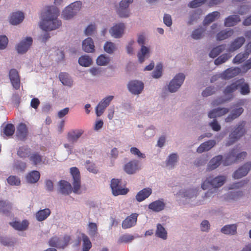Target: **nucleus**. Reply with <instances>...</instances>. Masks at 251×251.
I'll return each mask as SVG.
<instances>
[{
	"label": "nucleus",
	"instance_id": "obj_60",
	"mask_svg": "<svg viewBox=\"0 0 251 251\" xmlns=\"http://www.w3.org/2000/svg\"><path fill=\"white\" fill-rule=\"evenodd\" d=\"M86 168L90 172H92L94 174H97L98 173V170L95 166V165L91 162L89 160H87L86 162Z\"/></svg>",
	"mask_w": 251,
	"mask_h": 251
},
{
	"label": "nucleus",
	"instance_id": "obj_19",
	"mask_svg": "<svg viewBox=\"0 0 251 251\" xmlns=\"http://www.w3.org/2000/svg\"><path fill=\"white\" fill-rule=\"evenodd\" d=\"M125 26L124 23H119L113 26L110 30L112 36L115 38H120L125 30Z\"/></svg>",
	"mask_w": 251,
	"mask_h": 251
},
{
	"label": "nucleus",
	"instance_id": "obj_61",
	"mask_svg": "<svg viewBox=\"0 0 251 251\" xmlns=\"http://www.w3.org/2000/svg\"><path fill=\"white\" fill-rule=\"evenodd\" d=\"M207 0H193L189 4L191 8H196L203 4Z\"/></svg>",
	"mask_w": 251,
	"mask_h": 251
},
{
	"label": "nucleus",
	"instance_id": "obj_51",
	"mask_svg": "<svg viewBox=\"0 0 251 251\" xmlns=\"http://www.w3.org/2000/svg\"><path fill=\"white\" fill-rule=\"evenodd\" d=\"M135 237L134 236L129 234H125L122 235L118 240V243L119 244L121 243H128L131 242L134 239Z\"/></svg>",
	"mask_w": 251,
	"mask_h": 251
},
{
	"label": "nucleus",
	"instance_id": "obj_12",
	"mask_svg": "<svg viewBox=\"0 0 251 251\" xmlns=\"http://www.w3.org/2000/svg\"><path fill=\"white\" fill-rule=\"evenodd\" d=\"M114 97L109 96L102 99L98 104L96 108V112L97 116H101L104 112L105 109L109 105Z\"/></svg>",
	"mask_w": 251,
	"mask_h": 251
},
{
	"label": "nucleus",
	"instance_id": "obj_39",
	"mask_svg": "<svg viewBox=\"0 0 251 251\" xmlns=\"http://www.w3.org/2000/svg\"><path fill=\"white\" fill-rule=\"evenodd\" d=\"M243 108L242 107L234 109L233 110L231 114L229 115L225 119V121L227 123L232 121L234 119L238 117L243 112Z\"/></svg>",
	"mask_w": 251,
	"mask_h": 251
},
{
	"label": "nucleus",
	"instance_id": "obj_16",
	"mask_svg": "<svg viewBox=\"0 0 251 251\" xmlns=\"http://www.w3.org/2000/svg\"><path fill=\"white\" fill-rule=\"evenodd\" d=\"M251 169V163L247 162L237 170L233 174V177L238 179L247 175Z\"/></svg>",
	"mask_w": 251,
	"mask_h": 251
},
{
	"label": "nucleus",
	"instance_id": "obj_35",
	"mask_svg": "<svg viewBox=\"0 0 251 251\" xmlns=\"http://www.w3.org/2000/svg\"><path fill=\"white\" fill-rule=\"evenodd\" d=\"M240 81L237 80L230 85L227 86L224 90V94L225 95H229L236 90H238L239 85L240 84Z\"/></svg>",
	"mask_w": 251,
	"mask_h": 251
},
{
	"label": "nucleus",
	"instance_id": "obj_55",
	"mask_svg": "<svg viewBox=\"0 0 251 251\" xmlns=\"http://www.w3.org/2000/svg\"><path fill=\"white\" fill-rule=\"evenodd\" d=\"M15 126L12 124H7L3 129V133L7 136L13 135L15 132Z\"/></svg>",
	"mask_w": 251,
	"mask_h": 251
},
{
	"label": "nucleus",
	"instance_id": "obj_17",
	"mask_svg": "<svg viewBox=\"0 0 251 251\" xmlns=\"http://www.w3.org/2000/svg\"><path fill=\"white\" fill-rule=\"evenodd\" d=\"M138 214L132 213L127 217L122 222L123 228L127 229L134 226L137 222Z\"/></svg>",
	"mask_w": 251,
	"mask_h": 251
},
{
	"label": "nucleus",
	"instance_id": "obj_21",
	"mask_svg": "<svg viewBox=\"0 0 251 251\" xmlns=\"http://www.w3.org/2000/svg\"><path fill=\"white\" fill-rule=\"evenodd\" d=\"M241 71V69L238 67L228 68L222 74V76L225 79H228L237 75Z\"/></svg>",
	"mask_w": 251,
	"mask_h": 251
},
{
	"label": "nucleus",
	"instance_id": "obj_32",
	"mask_svg": "<svg viewBox=\"0 0 251 251\" xmlns=\"http://www.w3.org/2000/svg\"><path fill=\"white\" fill-rule=\"evenodd\" d=\"M30 148L27 146H24L19 148L17 154L19 157L25 158L30 156Z\"/></svg>",
	"mask_w": 251,
	"mask_h": 251
},
{
	"label": "nucleus",
	"instance_id": "obj_24",
	"mask_svg": "<svg viewBox=\"0 0 251 251\" xmlns=\"http://www.w3.org/2000/svg\"><path fill=\"white\" fill-rule=\"evenodd\" d=\"M245 42V38L243 37H239L234 39L230 44L229 50L234 51L240 48Z\"/></svg>",
	"mask_w": 251,
	"mask_h": 251
},
{
	"label": "nucleus",
	"instance_id": "obj_48",
	"mask_svg": "<svg viewBox=\"0 0 251 251\" xmlns=\"http://www.w3.org/2000/svg\"><path fill=\"white\" fill-rule=\"evenodd\" d=\"M83 241L82 251H89L92 247L91 242L88 237L85 234H82Z\"/></svg>",
	"mask_w": 251,
	"mask_h": 251
},
{
	"label": "nucleus",
	"instance_id": "obj_25",
	"mask_svg": "<svg viewBox=\"0 0 251 251\" xmlns=\"http://www.w3.org/2000/svg\"><path fill=\"white\" fill-rule=\"evenodd\" d=\"M229 109L226 108H218L211 110L208 113L209 118H215L221 117L228 113Z\"/></svg>",
	"mask_w": 251,
	"mask_h": 251
},
{
	"label": "nucleus",
	"instance_id": "obj_63",
	"mask_svg": "<svg viewBox=\"0 0 251 251\" xmlns=\"http://www.w3.org/2000/svg\"><path fill=\"white\" fill-rule=\"evenodd\" d=\"M8 42V38L5 35L0 36V49H5L7 45Z\"/></svg>",
	"mask_w": 251,
	"mask_h": 251
},
{
	"label": "nucleus",
	"instance_id": "obj_11",
	"mask_svg": "<svg viewBox=\"0 0 251 251\" xmlns=\"http://www.w3.org/2000/svg\"><path fill=\"white\" fill-rule=\"evenodd\" d=\"M127 87L128 90L134 95L141 93L144 88V83L138 80H131L129 82Z\"/></svg>",
	"mask_w": 251,
	"mask_h": 251
},
{
	"label": "nucleus",
	"instance_id": "obj_58",
	"mask_svg": "<svg viewBox=\"0 0 251 251\" xmlns=\"http://www.w3.org/2000/svg\"><path fill=\"white\" fill-rule=\"evenodd\" d=\"M8 183L10 185H19L21 180L19 178L15 176H10L7 178Z\"/></svg>",
	"mask_w": 251,
	"mask_h": 251
},
{
	"label": "nucleus",
	"instance_id": "obj_62",
	"mask_svg": "<svg viewBox=\"0 0 251 251\" xmlns=\"http://www.w3.org/2000/svg\"><path fill=\"white\" fill-rule=\"evenodd\" d=\"M215 91L216 90L214 87H208L202 92V95L203 97H208L214 94Z\"/></svg>",
	"mask_w": 251,
	"mask_h": 251
},
{
	"label": "nucleus",
	"instance_id": "obj_54",
	"mask_svg": "<svg viewBox=\"0 0 251 251\" xmlns=\"http://www.w3.org/2000/svg\"><path fill=\"white\" fill-rule=\"evenodd\" d=\"M177 161V156L176 153H172L170 154L168 158L167 161V166L169 167V168H172L174 167L175 163Z\"/></svg>",
	"mask_w": 251,
	"mask_h": 251
},
{
	"label": "nucleus",
	"instance_id": "obj_31",
	"mask_svg": "<svg viewBox=\"0 0 251 251\" xmlns=\"http://www.w3.org/2000/svg\"><path fill=\"white\" fill-rule=\"evenodd\" d=\"M165 203L161 200L152 202L149 205V208L154 212H159L164 209Z\"/></svg>",
	"mask_w": 251,
	"mask_h": 251
},
{
	"label": "nucleus",
	"instance_id": "obj_43",
	"mask_svg": "<svg viewBox=\"0 0 251 251\" xmlns=\"http://www.w3.org/2000/svg\"><path fill=\"white\" fill-rule=\"evenodd\" d=\"M59 78L64 85L71 86L73 84V81L67 73H61L59 75Z\"/></svg>",
	"mask_w": 251,
	"mask_h": 251
},
{
	"label": "nucleus",
	"instance_id": "obj_29",
	"mask_svg": "<svg viewBox=\"0 0 251 251\" xmlns=\"http://www.w3.org/2000/svg\"><path fill=\"white\" fill-rule=\"evenodd\" d=\"M216 144L214 140H208L201 144L197 149V152L199 153H202L205 151H207L210 150Z\"/></svg>",
	"mask_w": 251,
	"mask_h": 251
},
{
	"label": "nucleus",
	"instance_id": "obj_53",
	"mask_svg": "<svg viewBox=\"0 0 251 251\" xmlns=\"http://www.w3.org/2000/svg\"><path fill=\"white\" fill-rule=\"evenodd\" d=\"M110 60L109 57L105 54H101L97 59V63L100 66H105L108 64Z\"/></svg>",
	"mask_w": 251,
	"mask_h": 251
},
{
	"label": "nucleus",
	"instance_id": "obj_44",
	"mask_svg": "<svg viewBox=\"0 0 251 251\" xmlns=\"http://www.w3.org/2000/svg\"><path fill=\"white\" fill-rule=\"evenodd\" d=\"M155 235L156 236L164 240L167 239V232L164 227L160 224L157 225Z\"/></svg>",
	"mask_w": 251,
	"mask_h": 251
},
{
	"label": "nucleus",
	"instance_id": "obj_10",
	"mask_svg": "<svg viewBox=\"0 0 251 251\" xmlns=\"http://www.w3.org/2000/svg\"><path fill=\"white\" fill-rule=\"evenodd\" d=\"M70 172L74 179L73 191L75 193H78L80 188V176L79 170L76 167H72L70 169Z\"/></svg>",
	"mask_w": 251,
	"mask_h": 251
},
{
	"label": "nucleus",
	"instance_id": "obj_20",
	"mask_svg": "<svg viewBox=\"0 0 251 251\" xmlns=\"http://www.w3.org/2000/svg\"><path fill=\"white\" fill-rule=\"evenodd\" d=\"M124 169L128 174L131 175L135 173L139 169L138 161L136 160L130 161L125 164Z\"/></svg>",
	"mask_w": 251,
	"mask_h": 251
},
{
	"label": "nucleus",
	"instance_id": "obj_9",
	"mask_svg": "<svg viewBox=\"0 0 251 251\" xmlns=\"http://www.w3.org/2000/svg\"><path fill=\"white\" fill-rule=\"evenodd\" d=\"M110 187L113 195L116 196L126 195L128 192V189L122 188L121 180L118 179H112L111 181Z\"/></svg>",
	"mask_w": 251,
	"mask_h": 251
},
{
	"label": "nucleus",
	"instance_id": "obj_2",
	"mask_svg": "<svg viewBox=\"0 0 251 251\" xmlns=\"http://www.w3.org/2000/svg\"><path fill=\"white\" fill-rule=\"evenodd\" d=\"M239 151L240 149H238L237 147L232 149L223 160V165L224 166H228L233 163L244 159L247 156V152L245 151L239 152Z\"/></svg>",
	"mask_w": 251,
	"mask_h": 251
},
{
	"label": "nucleus",
	"instance_id": "obj_3",
	"mask_svg": "<svg viewBox=\"0 0 251 251\" xmlns=\"http://www.w3.org/2000/svg\"><path fill=\"white\" fill-rule=\"evenodd\" d=\"M245 125L246 122L242 121L236 125L233 131L229 135L228 140L226 144V146L233 144L245 134Z\"/></svg>",
	"mask_w": 251,
	"mask_h": 251
},
{
	"label": "nucleus",
	"instance_id": "obj_50",
	"mask_svg": "<svg viewBox=\"0 0 251 251\" xmlns=\"http://www.w3.org/2000/svg\"><path fill=\"white\" fill-rule=\"evenodd\" d=\"M42 156L37 152H34L30 154L29 160L32 162L34 165H37L42 163Z\"/></svg>",
	"mask_w": 251,
	"mask_h": 251
},
{
	"label": "nucleus",
	"instance_id": "obj_37",
	"mask_svg": "<svg viewBox=\"0 0 251 251\" xmlns=\"http://www.w3.org/2000/svg\"><path fill=\"white\" fill-rule=\"evenodd\" d=\"M50 214V209L49 208H45L38 211L36 213V218L38 221L41 222L46 219Z\"/></svg>",
	"mask_w": 251,
	"mask_h": 251
},
{
	"label": "nucleus",
	"instance_id": "obj_18",
	"mask_svg": "<svg viewBox=\"0 0 251 251\" xmlns=\"http://www.w3.org/2000/svg\"><path fill=\"white\" fill-rule=\"evenodd\" d=\"M83 133L84 130L82 129H73L68 133L67 138L69 142L73 144L76 142Z\"/></svg>",
	"mask_w": 251,
	"mask_h": 251
},
{
	"label": "nucleus",
	"instance_id": "obj_27",
	"mask_svg": "<svg viewBox=\"0 0 251 251\" xmlns=\"http://www.w3.org/2000/svg\"><path fill=\"white\" fill-rule=\"evenodd\" d=\"M152 190L150 188H144L140 191L136 196V199L141 202L148 198L151 194Z\"/></svg>",
	"mask_w": 251,
	"mask_h": 251
},
{
	"label": "nucleus",
	"instance_id": "obj_46",
	"mask_svg": "<svg viewBox=\"0 0 251 251\" xmlns=\"http://www.w3.org/2000/svg\"><path fill=\"white\" fill-rule=\"evenodd\" d=\"M205 28L201 26L197 29H195L192 33L191 37L195 40L200 39L203 36L205 32Z\"/></svg>",
	"mask_w": 251,
	"mask_h": 251
},
{
	"label": "nucleus",
	"instance_id": "obj_30",
	"mask_svg": "<svg viewBox=\"0 0 251 251\" xmlns=\"http://www.w3.org/2000/svg\"><path fill=\"white\" fill-rule=\"evenodd\" d=\"M95 46L92 39L88 37L84 40L82 43L83 50L87 52H92L94 51Z\"/></svg>",
	"mask_w": 251,
	"mask_h": 251
},
{
	"label": "nucleus",
	"instance_id": "obj_47",
	"mask_svg": "<svg viewBox=\"0 0 251 251\" xmlns=\"http://www.w3.org/2000/svg\"><path fill=\"white\" fill-rule=\"evenodd\" d=\"M249 53L246 50L243 53L237 54L233 60L234 63H241L243 62L249 56Z\"/></svg>",
	"mask_w": 251,
	"mask_h": 251
},
{
	"label": "nucleus",
	"instance_id": "obj_26",
	"mask_svg": "<svg viewBox=\"0 0 251 251\" xmlns=\"http://www.w3.org/2000/svg\"><path fill=\"white\" fill-rule=\"evenodd\" d=\"M24 19V15L22 12L13 13L10 16L9 22L13 25L21 23Z\"/></svg>",
	"mask_w": 251,
	"mask_h": 251
},
{
	"label": "nucleus",
	"instance_id": "obj_45",
	"mask_svg": "<svg viewBox=\"0 0 251 251\" xmlns=\"http://www.w3.org/2000/svg\"><path fill=\"white\" fill-rule=\"evenodd\" d=\"M237 227L235 225H226L221 229V232L226 234L233 235L236 233Z\"/></svg>",
	"mask_w": 251,
	"mask_h": 251
},
{
	"label": "nucleus",
	"instance_id": "obj_57",
	"mask_svg": "<svg viewBox=\"0 0 251 251\" xmlns=\"http://www.w3.org/2000/svg\"><path fill=\"white\" fill-rule=\"evenodd\" d=\"M231 56L227 53H225L221 55V56H219L217 58H216L215 61L214 63L216 65H219L223 63H225L226 62L230 57Z\"/></svg>",
	"mask_w": 251,
	"mask_h": 251
},
{
	"label": "nucleus",
	"instance_id": "obj_33",
	"mask_svg": "<svg viewBox=\"0 0 251 251\" xmlns=\"http://www.w3.org/2000/svg\"><path fill=\"white\" fill-rule=\"evenodd\" d=\"M223 156L221 155L213 157L209 162L208 170H212L217 168L221 163Z\"/></svg>",
	"mask_w": 251,
	"mask_h": 251
},
{
	"label": "nucleus",
	"instance_id": "obj_14",
	"mask_svg": "<svg viewBox=\"0 0 251 251\" xmlns=\"http://www.w3.org/2000/svg\"><path fill=\"white\" fill-rule=\"evenodd\" d=\"M32 39L30 37H26L19 43L16 47L17 50L19 53H24L27 51L32 44Z\"/></svg>",
	"mask_w": 251,
	"mask_h": 251
},
{
	"label": "nucleus",
	"instance_id": "obj_34",
	"mask_svg": "<svg viewBox=\"0 0 251 251\" xmlns=\"http://www.w3.org/2000/svg\"><path fill=\"white\" fill-rule=\"evenodd\" d=\"M28 222L27 220H23L22 222L15 221L10 223V225L15 229L18 230H25L28 226Z\"/></svg>",
	"mask_w": 251,
	"mask_h": 251
},
{
	"label": "nucleus",
	"instance_id": "obj_15",
	"mask_svg": "<svg viewBox=\"0 0 251 251\" xmlns=\"http://www.w3.org/2000/svg\"><path fill=\"white\" fill-rule=\"evenodd\" d=\"M9 76L13 87L16 90L20 87V78L18 72L15 69L9 71Z\"/></svg>",
	"mask_w": 251,
	"mask_h": 251
},
{
	"label": "nucleus",
	"instance_id": "obj_22",
	"mask_svg": "<svg viewBox=\"0 0 251 251\" xmlns=\"http://www.w3.org/2000/svg\"><path fill=\"white\" fill-rule=\"evenodd\" d=\"M28 133V129L25 124L21 123L17 127L16 135L18 138L24 141L26 139Z\"/></svg>",
	"mask_w": 251,
	"mask_h": 251
},
{
	"label": "nucleus",
	"instance_id": "obj_56",
	"mask_svg": "<svg viewBox=\"0 0 251 251\" xmlns=\"http://www.w3.org/2000/svg\"><path fill=\"white\" fill-rule=\"evenodd\" d=\"M105 51L109 54H112L116 50L115 44L111 42H106L104 46Z\"/></svg>",
	"mask_w": 251,
	"mask_h": 251
},
{
	"label": "nucleus",
	"instance_id": "obj_49",
	"mask_svg": "<svg viewBox=\"0 0 251 251\" xmlns=\"http://www.w3.org/2000/svg\"><path fill=\"white\" fill-rule=\"evenodd\" d=\"M225 45H222L214 48L209 53V56L212 58L217 57L225 50Z\"/></svg>",
	"mask_w": 251,
	"mask_h": 251
},
{
	"label": "nucleus",
	"instance_id": "obj_41",
	"mask_svg": "<svg viewBox=\"0 0 251 251\" xmlns=\"http://www.w3.org/2000/svg\"><path fill=\"white\" fill-rule=\"evenodd\" d=\"M240 81V84L239 85V89H240V93L243 95H246L250 93V90L249 85L248 83L245 82L244 79H238Z\"/></svg>",
	"mask_w": 251,
	"mask_h": 251
},
{
	"label": "nucleus",
	"instance_id": "obj_1",
	"mask_svg": "<svg viewBox=\"0 0 251 251\" xmlns=\"http://www.w3.org/2000/svg\"><path fill=\"white\" fill-rule=\"evenodd\" d=\"M58 15L57 8L53 6L47 7L46 11L42 14L43 20L40 23V27L46 31L58 28L61 25V21L57 19Z\"/></svg>",
	"mask_w": 251,
	"mask_h": 251
},
{
	"label": "nucleus",
	"instance_id": "obj_13",
	"mask_svg": "<svg viewBox=\"0 0 251 251\" xmlns=\"http://www.w3.org/2000/svg\"><path fill=\"white\" fill-rule=\"evenodd\" d=\"M133 0H122L120 3V7L117 10V13L121 17L126 18L129 16V12L127 8Z\"/></svg>",
	"mask_w": 251,
	"mask_h": 251
},
{
	"label": "nucleus",
	"instance_id": "obj_40",
	"mask_svg": "<svg viewBox=\"0 0 251 251\" xmlns=\"http://www.w3.org/2000/svg\"><path fill=\"white\" fill-rule=\"evenodd\" d=\"M12 209L10 202L4 201H0V212L7 215Z\"/></svg>",
	"mask_w": 251,
	"mask_h": 251
},
{
	"label": "nucleus",
	"instance_id": "obj_52",
	"mask_svg": "<svg viewBox=\"0 0 251 251\" xmlns=\"http://www.w3.org/2000/svg\"><path fill=\"white\" fill-rule=\"evenodd\" d=\"M92 62L91 58L88 55H83L78 59L79 64L84 67H88Z\"/></svg>",
	"mask_w": 251,
	"mask_h": 251
},
{
	"label": "nucleus",
	"instance_id": "obj_6",
	"mask_svg": "<svg viewBox=\"0 0 251 251\" xmlns=\"http://www.w3.org/2000/svg\"><path fill=\"white\" fill-rule=\"evenodd\" d=\"M71 237L69 235H65L63 238H60L57 236L52 237L49 241V245L52 247L58 249H64L69 244Z\"/></svg>",
	"mask_w": 251,
	"mask_h": 251
},
{
	"label": "nucleus",
	"instance_id": "obj_42",
	"mask_svg": "<svg viewBox=\"0 0 251 251\" xmlns=\"http://www.w3.org/2000/svg\"><path fill=\"white\" fill-rule=\"evenodd\" d=\"M220 13L218 11H214L208 14L205 18L203 23L204 25H208L214 21L216 18H219Z\"/></svg>",
	"mask_w": 251,
	"mask_h": 251
},
{
	"label": "nucleus",
	"instance_id": "obj_8",
	"mask_svg": "<svg viewBox=\"0 0 251 251\" xmlns=\"http://www.w3.org/2000/svg\"><path fill=\"white\" fill-rule=\"evenodd\" d=\"M185 77V75L182 73L176 75L170 81L168 85V89L170 92L172 93L176 92L183 83Z\"/></svg>",
	"mask_w": 251,
	"mask_h": 251
},
{
	"label": "nucleus",
	"instance_id": "obj_5",
	"mask_svg": "<svg viewBox=\"0 0 251 251\" xmlns=\"http://www.w3.org/2000/svg\"><path fill=\"white\" fill-rule=\"evenodd\" d=\"M81 7L80 1H75L67 6L62 12V17L65 20L72 18L80 10Z\"/></svg>",
	"mask_w": 251,
	"mask_h": 251
},
{
	"label": "nucleus",
	"instance_id": "obj_38",
	"mask_svg": "<svg viewBox=\"0 0 251 251\" xmlns=\"http://www.w3.org/2000/svg\"><path fill=\"white\" fill-rule=\"evenodd\" d=\"M40 174L37 171H32L26 176L27 181L30 183H34L38 181Z\"/></svg>",
	"mask_w": 251,
	"mask_h": 251
},
{
	"label": "nucleus",
	"instance_id": "obj_59",
	"mask_svg": "<svg viewBox=\"0 0 251 251\" xmlns=\"http://www.w3.org/2000/svg\"><path fill=\"white\" fill-rule=\"evenodd\" d=\"M162 65L161 63L158 64L155 70L152 73V76L153 78H158L162 75Z\"/></svg>",
	"mask_w": 251,
	"mask_h": 251
},
{
	"label": "nucleus",
	"instance_id": "obj_7",
	"mask_svg": "<svg viewBox=\"0 0 251 251\" xmlns=\"http://www.w3.org/2000/svg\"><path fill=\"white\" fill-rule=\"evenodd\" d=\"M145 39L143 34H140L138 37L137 42L139 45L141 46V49L137 54L140 63L144 61L145 57L149 53V49L144 46Z\"/></svg>",
	"mask_w": 251,
	"mask_h": 251
},
{
	"label": "nucleus",
	"instance_id": "obj_36",
	"mask_svg": "<svg viewBox=\"0 0 251 251\" xmlns=\"http://www.w3.org/2000/svg\"><path fill=\"white\" fill-rule=\"evenodd\" d=\"M233 34V30L232 29L223 30L217 34V40L218 41H222L226 39L231 36Z\"/></svg>",
	"mask_w": 251,
	"mask_h": 251
},
{
	"label": "nucleus",
	"instance_id": "obj_28",
	"mask_svg": "<svg viewBox=\"0 0 251 251\" xmlns=\"http://www.w3.org/2000/svg\"><path fill=\"white\" fill-rule=\"evenodd\" d=\"M240 21L239 16L233 15L226 18L224 22V25L226 27L233 26Z\"/></svg>",
	"mask_w": 251,
	"mask_h": 251
},
{
	"label": "nucleus",
	"instance_id": "obj_4",
	"mask_svg": "<svg viewBox=\"0 0 251 251\" xmlns=\"http://www.w3.org/2000/svg\"><path fill=\"white\" fill-rule=\"evenodd\" d=\"M226 179V177L223 176H220L213 177L209 176L201 184V188L206 190L210 187L218 188L222 186Z\"/></svg>",
	"mask_w": 251,
	"mask_h": 251
},
{
	"label": "nucleus",
	"instance_id": "obj_23",
	"mask_svg": "<svg viewBox=\"0 0 251 251\" xmlns=\"http://www.w3.org/2000/svg\"><path fill=\"white\" fill-rule=\"evenodd\" d=\"M59 192L64 195H69L72 191V187L70 183L65 180H60L59 182Z\"/></svg>",
	"mask_w": 251,
	"mask_h": 251
},
{
	"label": "nucleus",
	"instance_id": "obj_64",
	"mask_svg": "<svg viewBox=\"0 0 251 251\" xmlns=\"http://www.w3.org/2000/svg\"><path fill=\"white\" fill-rule=\"evenodd\" d=\"M131 153L134 155L137 156L138 157L140 158H145V154H143L141 151H139L138 149H137L136 147H132L131 148L130 150Z\"/></svg>",
	"mask_w": 251,
	"mask_h": 251
}]
</instances>
